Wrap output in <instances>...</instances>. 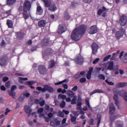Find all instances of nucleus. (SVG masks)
I'll use <instances>...</instances> for the list:
<instances>
[{
    "label": "nucleus",
    "mask_w": 127,
    "mask_h": 127,
    "mask_svg": "<svg viewBox=\"0 0 127 127\" xmlns=\"http://www.w3.org/2000/svg\"><path fill=\"white\" fill-rule=\"evenodd\" d=\"M87 26L82 24L77 28H75L72 31L71 38L74 41H79L83 37L84 33H86Z\"/></svg>",
    "instance_id": "nucleus-1"
},
{
    "label": "nucleus",
    "mask_w": 127,
    "mask_h": 127,
    "mask_svg": "<svg viewBox=\"0 0 127 127\" xmlns=\"http://www.w3.org/2000/svg\"><path fill=\"white\" fill-rule=\"evenodd\" d=\"M31 9V3L30 2V1L28 0H25L23 3V6H20L18 8L19 12L23 11V16L25 20L29 18V14L28 11L30 12Z\"/></svg>",
    "instance_id": "nucleus-2"
},
{
    "label": "nucleus",
    "mask_w": 127,
    "mask_h": 127,
    "mask_svg": "<svg viewBox=\"0 0 127 127\" xmlns=\"http://www.w3.org/2000/svg\"><path fill=\"white\" fill-rule=\"evenodd\" d=\"M114 94H115L113 96V100L115 102L116 106L118 107V109H120V103H119V96L120 97H123L124 100L127 102V93L125 91V90H120L118 91L116 90L114 91Z\"/></svg>",
    "instance_id": "nucleus-3"
},
{
    "label": "nucleus",
    "mask_w": 127,
    "mask_h": 127,
    "mask_svg": "<svg viewBox=\"0 0 127 127\" xmlns=\"http://www.w3.org/2000/svg\"><path fill=\"white\" fill-rule=\"evenodd\" d=\"M42 1L44 3L45 7H49V10L50 11L53 12L57 10L56 5L53 4L51 6V4H52L51 0H42Z\"/></svg>",
    "instance_id": "nucleus-4"
},
{
    "label": "nucleus",
    "mask_w": 127,
    "mask_h": 127,
    "mask_svg": "<svg viewBox=\"0 0 127 127\" xmlns=\"http://www.w3.org/2000/svg\"><path fill=\"white\" fill-rule=\"evenodd\" d=\"M36 90L38 91H41L43 93H44L47 91L49 93H52L54 92L55 90L52 86L50 85L46 84L44 85V87L42 88L41 87H36Z\"/></svg>",
    "instance_id": "nucleus-5"
},
{
    "label": "nucleus",
    "mask_w": 127,
    "mask_h": 127,
    "mask_svg": "<svg viewBox=\"0 0 127 127\" xmlns=\"http://www.w3.org/2000/svg\"><path fill=\"white\" fill-rule=\"evenodd\" d=\"M53 50L51 48L47 49L43 53V58L45 61H48V57L46 56H50L53 54Z\"/></svg>",
    "instance_id": "nucleus-6"
},
{
    "label": "nucleus",
    "mask_w": 127,
    "mask_h": 127,
    "mask_svg": "<svg viewBox=\"0 0 127 127\" xmlns=\"http://www.w3.org/2000/svg\"><path fill=\"white\" fill-rule=\"evenodd\" d=\"M74 61L77 65H82L84 63V58L80 54L77 55Z\"/></svg>",
    "instance_id": "nucleus-7"
},
{
    "label": "nucleus",
    "mask_w": 127,
    "mask_h": 127,
    "mask_svg": "<svg viewBox=\"0 0 127 127\" xmlns=\"http://www.w3.org/2000/svg\"><path fill=\"white\" fill-rule=\"evenodd\" d=\"M67 31V28L65 25L62 24L59 25L58 29V33L61 35L63 33H64L65 31Z\"/></svg>",
    "instance_id": "nucleus-8"
},
{
    "label": "nucleus",
    "mask_w": 127,
    "mask_h": 127,
    "mask_svg": "<svg viewBox=\"0 0 127 127\" xmlns=\"http://www.w3.org/2000/svg\"><path fill=\"white\" fill-rule=\"evenodd\" d=\"M88 32L89 34H96L98 32V28L96 25L91 26L88 29Z\"/></svg>",
    "instance_id": "nucleus-9"
},
{
    "label": "nucleus",
    "mask_w": 127,
    "mask_h": 127,
    "mask_svg": "<svg viewBox=\"0 0 127 127\" xmlns=\"http://www.w3.org/2000/svg\"><path fill=\"white\" fill-rule=\"evenodd\" d=\"M119 22L121 26H126L127 23V16L123 15L120 16Z\"/></svg>",
    "instance_id": "nucleus-10"
},
{
    "label": "nucleus",
    "mask_w": 127,
    "mask_h": 127,
    "mask_svg": "<svg viewBox=\"0 0 127 127\" xmlns=\"http://www.w3.org/2000/svg\"><path fill=\"white\" fill-rule=\"evenodd\" d=\"M38 71L41 75H46L47 73V69L44 65H40L38 67Z\"/></svg>",
    "instance_id": "nucleus-11"
},
{
    "label": "nucleus",
    "mask_w": 127,
    "mask_h": 127,
    "mask_svg": "<svg viewBox=\"0 0 127 127\" xmlns=\"http://www.w3.org/2000/svg\"><path fill=\"white\" fill-rule=\"evenodd\" d=\"M7 59H8L7 55H5L2 56L0 58V66H4V65H5V63H6V61H7Z\"/></svg>",
    "instance_id": "nucleus-12"
},
{
    "label": "nucleus",
    "mask_w": 127,
    "mask_h": 127,
    "mask_svg": "<svg viewBox=\"0 0 127 127\" xmlns=\"http://www.w3.org/2000/svg\"><path fill=\"white\" fill-rule=\"evenodd\" d=\"M108 67L106 68V70H110V71L114 70L115 64L113 61H109L106 64V66Z\"/></svg>",
    "instance_id": "nucleus-13"
},
{
    "label": "nucleus",
    "mask_w": 127,
    "mask_h": 127,
    "mask_svg": "<svg viewBox=\"0 0 127 127\" xmlns=\"http://www.w3.org/2000/svg\"><path fill=\"white\" fill-rule=\"evenodd\" d=\"M91 48L92 49V54L95 55L98 52L99 45H98L96 42H93L91 45Z\"/></svg>",
    "instance_id": "nucleus-14"
},
{
    "label": "nucleus",
    "mask_w": 127,
    "mask_h": 127,
    "mask_svg": "<svg viewBox=\"0 0 127 127\" xmlns=\"http://www.w3.org/2000/svg\"><path fill=\"white\" fill-rule=\"evenodd\" d=\"M15 35L18 39L21 40L24 38V33L22 32H16Z\"/></svg>",
    "instance_id": "nucleus-15"
},
{
    "label": "nucleus",
    "mask_w": 127,
    "mask_h": 127,
    "mask_svg": "<svg viewBox=\"0 0 127 127\" xmlns=\"http://www.w3.org/2000/svg\"><path fill=\"white\" fill-rule=\"evenodd\" d=\"M115 111H116V107H115V105H114L113 103H111L110 104V107H109L110 115H113V114L115 113Z\"/></svg>",
    "instance_id": "nucleus-16"
},
{
    "label": "nucleus",
    "mask_w": 127,
    "mask_h": 127,
    "mask_svg": "<svg viewBox=\"0 0 127 127\" xmlns=\"http://www.w3.org/2000/svg\"><path fill=\"white\" fill-rule=\"evenodd\" d=\"M49 45V39L45 38L42 40L41 42V46L43 47H45V46H47Z\"/></svg>",
    "instance_id": "nucleus-17"
},
{
    "label": "nucleus",
    "mask_w": 127,
    "mask_h": 127,
    "mask_svg": "<svg viewBox=\"0 0 127 127\" xmlns=\"http://www.w3.org/2000/svg\"><path fill=\"white\" fill-rule=\"evenodd\" d=\"M56 64V62H55L54 60H51L49 62V65L48 66V69H52V68H53L54 66H55Z\"/></svg>",
    "instance_id": "nucleus-18"
},
{
    "label": "nucleus",
    "mask_w": 127,
    "mask_h": 127,
    "mask_svg": "<svg viewBox=\"0 0 127 127\" xmlns=\"http://www.w3.org/2000/svg\"><path fill=\"white\" fill-rule=\"evenodd\" d=\"M46 23V20L42 19L38 22V25L39 27H45Z\"/></svg>",
    "instance_id": "nucleus-19"
},
{
    "label": "nucleus",
    "mask_w": 127,
    "mask_h": 127,
    "mask_svg": "<svg viewBox=\"0 0 127 127\" xmlns=\"http://www.w3.org/2000/svg\"><path fill=\"white\" fill-rule=\"evenodd\" d=\"M24 110L26 114H28V117H30V115H31V112H32V110L30 109L29 106H26L24 107Z\"/></svg>",
    "instance_id": "nucleus-20"
},
{
    "label": "nucleus",
    "mask_w": 127,
    "mask_h": 127,
    "mask_svg": "<svg viewBox=\"0 0 127 127\" xmlns=\"http://www.w3.org/2000/svg\"><path fill=\"white\" fill-rule=\"evenodd\" d=\"M116 39H120L124 36V33H123L122 31H119L116 32V35H115Z\"/></svg>",
    "instance_id": "nucleus-21"
},
{
    "label": "nucleus",
    "mask_w": 127,
    "mask_h": 127,
    "mask_svg": "<svg viewBox=\"0 0 127 127\" xmlns=\"http://www.w3.org/2000/svg\"><path fill=\"white\" fill-rule=\"evenodd\" d=\"M36 13L39 15H41V14L43 13V9L40 5H38L37 6Z\"/></svg>",
    "instance_id": "nucleus-22"
},
{
    "label": "nucleus",
    "mask_w": 127,
    "mask_h": 127,
    "mask_svg": "<svg viewBox=\"0 0 127 127\" xmlns=\"http://www.w3.org/2000/svg\"><path fill=\"white\" fill-rule=\"evenodd\" d=\"M33 84H35V82L33 81H27L25 83V85L26 86L30 85V86L29 87L31 89H35V87L32 85H33Z\"/></svg>",
    "instance_id": "nucleus-23"
},
{
    "label": "nucleus",
    "mask_w": 127,
    "mask_h": 127,
    "mask_svg": "<svg viewBox=\"0 0 127 127\" xmlns=\"http://www.w3.org/2000/svg\"><path fill=\"white\" fill-rule=\"evenodd\" d=\"M127 82H120L116 85L117 88H125V87H127Z\"/></svg>",
    "instance_id": "nucleus-24"
},
{
    "label": "nucleus",
    "mask_w": 127,
    "mask_h": 127,
    "mask_svg": "<svg viewBox=\"0 0 127 127\" xmlns=\"http://www.w3.org/2000/svg\"><path fill=\"white\" fill-rule=\"evenodd\" d=\"M6 24L8 27V28H13V22L12 20L7 19L6 21Z\"/></svg>",
    "instance_id": "nucleus-25"
},
{
    "label": "nucleus",
    "mask_w": 127,
    "mask_h": 127,
    "mask_svg": "<svg viewBox=\"0 0 127 127\" xmlns=\"http://www.w3.org/2000/svg\"><path fill=\"white\" fill-rule=\"evenodd\" d=\"M66 95H67L68 97L69 98H73L74 96H75L74 95H75V93L71 90H67L66 91Z\"/></svg>",
    "instance_id": "nucleus-26"
},
{
    "label": "nucleus",
    "mask_w": 127,
    "mask_h": 127,
    "mask_svg": "<svg viewBox=\"0 0 127 127\" xmlns=\"http://www.w3.org/2000/svg\"><path fill=\"white\" fill-rule=\"evenodd\" d=\"M116 127H124V123L122 121H118L115 122Z\"/></svg>",
    "instance_id": "nucleus-27"
},
{
    "label": "nucleus",
    "mask_w": 127,
    "mask_h": 127,
    "mask_svg": "<svg viewBox=\"0 0 127 127\" xmlns=\"http://www.w3.org/2000/svg\"><path fill=\"white\" fill-rule=\"evenodd\" d=\"M70 17L71 16H70V15H69V13H68V11L67 10L64 11V19H65L66 20H69Z\"/></svg>",
    "instance_id": "nucleus-28"
},
{
    "label": "nucleus",
    "mask_w": 127,
    "mask_h": 127,
    "mask_svg": "<svg viewBox=\"0 0 127 127\" xmlns=\"http://www.w3.org/2000/svg\"><path fill=\"white\" fill-rule=\"evenodd\" d=\"M96 93H104V91H103V90L101 89H96L91 92V93L90 94V96H92V95H94V94H96Z\"/></svg>",
    "instance_id": "nucleus-29"
},
{
    "label": "nucleus",
    "mask_w": 127,
    "mask_h": 127,
    "mask_svg": "<svg viewBox=\"0 0 127 127\" xmlns=\"http://www.w3.org/2000/svg\"><path fill=\"white\" fill-rule=\"evenodd\" d=\"M16 0H7V4L8 5H13L15 3Z\"/></svg>",
    "instance_id": "nucleus-30"
},
{
    "label": "nucleus",
    "mask_w": 127,
    "mask_h": 127,
    "mask_svg": "<svg viewBox=\"0 0 127 127\" xmlns=\"http://www.w3.org/2000/svg\"><path fill=\"white\" fill-rule=\"evenodd\" d=\"M72 98L73 99L70 101L71 104L75 105V104H77V102H76V101H77V96L74 95Z\"/></svg>",
    "instance_id": "nucleus-31"
},
{
    "label": "nucleus",
    "mask_w": 127,
    "mask_h": 127,
    "mask_svg": "<svg viewBox=\"0 0 127 127\" xmlns=\"http://www.w3.org/2000/svg\"><path fill=\"white\" fill-rule=\"evenodd\" d=\"M63 83H68V79H64L62 81H60L59 82H56L55 83L56 86H58V85H61L63 84Z\"/></svg>",
    "instance_id": "nucleus-32"
},
{
    "label": "nucleus",
    "mask_w": 127,
    "mask_h": 127,
    "mask_svg": "<svg viewBox=\"0 0 127 127\" xmlns=\"http://www.w3.org/2000/svg\"><path fill=\"white\" fill-rule=\"evenodd\" d=\"M8 93L10 96V97H12V98H15V92L14 91H12L11 90H8Z\"/></svg>",
    "instance_id": "nucleus-33"
},
{
    "label": "nucleus",
    "mask_w": 127,
    "mask_h": 127,
    "mask_svg": "<svg viewBox=\"0 0 127 127\" xmlns=\"http://www.w3.org/2000/svg\"><path fill=\"white\" fill-rule=\"evenodd\" d=\"M97 119H98V123H97V127H99L100 126V124H101V120H102V116L101 115H97Z\"/></svg>",
    "instance_id": "nucleus-34"
},
{
    "label": "nucleus",
    "mask_w": 127,
    "mask_h": 127,
    "mask_svg": "<svg viewBox=\"0 0 127 127\" xmlns=\"http://www.w3.org/2000/svg\"><path fill=\"white\" fill-rule=\"evenodd\" d=\"M70 121L71 123H75L77 121V117L70 115Z\"/></svg>",
    "instance_id": "nucleus-35"
},
{
    "label": "nucleus",
    "mask_w": 127,
    "mask_h": 127,
    "mask_svg": "<svg viewBox=\"0 0 127 127\" xmlns=\"http://www.w3.org/2000/svg\"><path fill=\"white\" fill-rule=\"evenodd\" d=\"M120 51H118L117 53H113V56L111 58V60H115V59H116V56H118V54H119V53H120Z\"/></svg>",
    "instance_id": "nucleus-36"
},
{
    "label": "nucleus",
    "mask_w": 127,
    "mask_h": 127,
    "mask_svg": "<svg viewBox=\"0 0 127 127\" xmlns=\"http://www.w3.org/2000/svg\"><path fill=\"white\" fill-rule=\"evenodd\" d=\"M78 5H79V3H78L77 2H76L75 1L71 2L72 7L75 8L76 7V6H78Z\"/></svg>",
    "instance_id": "nucleus-37"
},
{
    "label": "nucleus",
    "mask_w": 127,
    "mask_h": 127,
    "mask_svg": "<svg viewBox=\"0 0 127 127\" xmlns=\"http://www.w3.org/2000/svg\"><path fill=\"white\" fill-rule=\"evenodd\" d=\"M58 98L59 99H62V100H65L66 98H67V96H66V95L61 94L59 95Z\"/></svg>",
    "instance_id": "nucleus-38"
},
{
    "label": "nucleus",
    "mask_w": 127,
    "mask_h": 127,
    "mask_svg": "<svg viewBox=\"0 0 127 127\" xmlns=\"http://www.w3.org/2000/svg\"><path fill=\"white\" fill-rule=\"evenodd\" d=\"M77 106H82V98L81 97H79L77 99Z\"/></svg>",
    "instance_id": "nucleus-39"
},
{
    "label": "nucleus",
    "mask_w": 127,
    "mask_h": 127,
    "mask_svg": "<svg viewBox=\"0 0 127 127\" xmlns=\"http://www.w3.org/2000/svg\"><path fill=\"white\" fill-rule=\"evenodd\" d=\"M4 14L5 15H6V16H9V15H11V9H10V10H9L8 11H5L4 13Z\"/></svg>",
    "instance_id": "nucleus-40"
},
{
    "label": "nucleus",
    "mask_w": 127,
    "mask_h": 127,
    "mask_svg": "<svg viewBox=\"0 0 127 127\" xmlns=\"http://www.w3.org/2000/svg\"><path fill=\"white\" fill-rule=\"evenodd\" d=\"M65 106H66V102L64 101V100H63L62 103L60 104V106L62 109L65 108Z\"/></svg>",
    "instance_id": "nucleus-41"
},
{
    "label": "nucleus",
    "mask_w": 127,
    "mask_h": 127,
    "mask_svg": "<svg viewBox=\"0 0 127 127\" xmlns=\"http://www.w3.org/2000/svg\"><path fill=\"white\" fill-rule=\"evenodd\" d=\"M58 116L60 118H64V112H62L61 111H60L58 112Z\"/></svg>",
    "instance_id": "nucleus-42"
},
{
    "label": "nucleus",
    "mask_w": 127,
    "mask_h": 127,
    "mask_svg": "<svg viewBox=\"0 0 127 127\" xmlns=\"http://www.w3.org/2000/svg\"><path fill=\"white\" fill-rule=\"evenodd\" d=\"M24 99H25V97H24L23 94H21L18 98V101L19 102H23Z\"/></svg>",
    "instance_id": "nucleus-43"
},
{
    "label": "nucleus",
    "mask_w": 127,
    "mask_h": 127,
    "mask_svg": "<svg viewBox=\"0 0 127 127\" xmlns=\"http://www.w3.org/2000/svg\"><path fill=\"white\" fill-rule=\"evenodd\" d=\"M111 57H112V55H109L107 56L106 57H105L104 59H103V61L105 62L106 61H108V60H109V59H110V58H111Z\"/></svg>",
    "instance_id": "nucleus-44"
},
{
    "label": "nucleus",
    "mask_w": 127,
    "mask_h": 127,
    "mask_svg": "<svg viewBox=\"0 0 127 127\" xmlns=\"http://www.w3.org/2000/svg\"><path fill=\"white\" fill-rule=\"evenodd\" d=\"M19 83H22L21 81H27L28 80V78L27 77H19Z\"/></svg>",
    "instance_id": "nucleus-45"
},
{
    "label": "nucleus",
    "mask_w": 127,
    "mask_h": 127,
    "mask_svg": "<svg viewBox=\"0 0 127 127\" xmlns=\"http://www.w3.org/2000/svg\"><path fill=\"white\" fill-rule=\"evenodd\" d=\"M94 122H95V120L93 119H91L89 120L88 124L90 126H94Z\"/></svg>",
    "instance_id": "nucleus-46"
},
{
    "label": "nucleus",
    "mask_w": 127,
    "mask_h": 127,
    "mask_svg": "<svg viewBox=\"0 0 127 127\" xmlns=\"http://www.w3.org/2000/svg\"><path fill=\"white\" fill-rule=\"evenodd\" d=\"M105 82L106 83H107V84L110 85V86H114V85H115V83L113 82H109V80H108V79H106Z\"/></svg>",
    "instance_id": "nucleus-47"
},
{
    "label": "nucleus",
    "mask_w": 127,
    "mask_h": 127,
    "mask_svg": "<svg viewBox=\"0 0 127 127\" xmlns=\"http://www.w3.org/2000/svg\"><path fill=\"white\" fill-rule=\"evenodd\" d=\"M99 78L100 80H105L106 79V77L105 76V75L102 74L99 75Z\"/></svg>",
    "instance_id": "nucleus-48"
},
{
    "label": "nucleus",
    "mask_w": 127,
    "mask_h": 127,
    "mask_svg": "<svg viewBox=\"0 0 127 127\" xmlns=\"http://www.w3.org/2000/svg\"><path fill=\"white\" fill-rule=\"evenodd\" d=\"M54 122L56 126H60V124L61 123V122L58 119H55Z\"/></svg>",
    "instance_id": "nucleus-49"
},
{
    "label": "nucleus",
    "mask_w": 127,
    "mask_h": 127,
    "mask_svg": "<svg viewBox=\"0 0 127 127\" xmlns=\"http://www.w3.org/2000/svg\"><path fill=\"white\" fill-rule=\"evenodd\" d=\"M79 111H72V114L76 117V118L79 116Z\"/></svg>",
    "instance_id": "nucleus-50"
},
{
    "label": "nucleus",
    "mask_w": 127,
    "mask_h": 127,
    "mask_svg": "<svg viewBox=\"0 0 127 127\" xmlns=\"http://www.w3.org/2000/svg\"><path fill=\"white\" fill-rule=\"evenodd\" d=\"M87 81V79L85 77H83L80 79L79 82L80 83H85Z\"/></svg>",
    "instance_id": "nucleus-51"
},
{
    "label": "nucleus",
    "mask_w": 127,
    "mask_h": 127,
    "mask_svg": "<svg viewBox=\"0 0 127 127\" xmlns=\"http://www.w3.org/2000/svg\"><path fill=\"white\" fill-rule=\"evenodd\" d=\"M23 96H24V98H28V97H29V96H30V93H28V92H26L24 94H23Z\"/></svg>",
    "instance_id": "nucleus-52"
},
{
    "label": "nucleus",
    "mask_w": 127,
    "mask_h": 127,
    "mask_svg": "<svg viewBox=\"0 0 127 127\" xmlns=\"http://www.w3.org/2000/svg\"><path fill=\"white\" fill-rule=\"evenodd\" d=\"M16 85H12L11 87V90L10 91H12L13 92H14L15 90H16Z\"/></svg>",
    "instance_id": "nucleus-53"
},
{
    "label": "nucleus",
    "mask_w": 127,
    "mask_h": 127,
    "mask_svg": "<svg viewBox=\"0 0 127 127\" xmlns=\"http://www.w3.org/2000/svg\"><path fill=\"white\" fill-rule=\"evenodd\" d=\"M5 86L6 88H9L10 86V81H7L5 83Z\"/></svg>",
    "instance_id": "nucleus-54"
},
{
    "label": "nucleus",
    "mask_w": 127,
    "mask_h": 127,
    "mask_svg": "<svg viewBox=\"0 0 127 127\" xmlns=\"http://www.w3.org/2000/svg\"><path fill=\"white\" fill-rule=\"evenodd\" d=\"M73 92H76L78 90V86L77 85L74 86L72 89Z\"/></svg>",
    "instance_id": "nucleus-55"
},
{
    "label": "nucleus",
    "mask_w": 127,
    "mask_h": 127,
    "mask_svg": "<svg viewBox=\"0 0 127 127\" xmlns=\"http://www.w3.org/2000/svg\"><path fill=\"white\" fill-rule=\"evenodd\" d=\"M80 77H81V75H80V73H76L74 76V79H79V78Z\"/></svg>",
    "instance_id": "nucleus-56"
},
{
    "label": "nucleus",
    "mask_w": 127,
    "mask_h": 127,
    "mask_svg": "<svg viewBox=\"0 0 127 127\" xmlns=\"http://www.w3.org/2000/svg\"><path fill=\"white\" fill-rule=\"evenodd\" d=\"M116 116H110V121L111 122H114V121H115V120H116Z\"/></svg>",
    "instance_id": "nucleus-57"
},
{
    "label": "nucleus",
    "mask_w": 127,
    "mask_h": 127,
    "mask_svg": "<svg viewBox=\"0 0 127 127\" xmlns=\"http://www.w3.org/2000/svg\"><path fill=\"white\" fill-rule=\"evenodd\" d=\"M92 76V74L91 73H87V74L86 75V78L88 80H90V79H91V77Z\"/></svg>",
    "instance_id": "nucleus-58"
},
{
    "label": "nucleus",
    "mask_w": 127,
    "mask_h": 127,
    "mask_svg": "<svg viewBox=\"0 0 127 127\" xmlns=\"http://www.w3.org/2000/svg\"><path fill=\"white\" fill-rule=\"evenodd\" d=\"M99 61H100V59H99V58H97V59H96L93 62V64H96L98 63V62H99Z\"/></svg>",
    "instance_id": "nucleus-59"
},
{
    "label": "nucleus",
    "mask_w": 127,
    "mask_h": 127,
    "mask_svg": "<svg viewBox=\"0 0 127 127\" xmlns=\"http://www.w3.org/2000/svg\"><path fill=\"white\" fill-rule=\"evenodd\" d=\"M93 72V67H90L89 68V71H88V74H92V73Z\"/></svg>",
    "instance_id": "nucleus-60"
},
{
    "label": "nucleus",
    "mask_w": 127,
    "mask_h": 127,
    "mask_svg": "<svg viewBox=\"0 0 127 127\" xmlns=\"http://www.w3.org/2000/svg\"><path fill=\"white\" fill-rule=\"evenodd\" d=\"M27 44H28V45H31V44H32V40L31 39L29 40L27 42Z\"/></svg>",
    "instance_id": "nucleus-61"
},
{
    "label": "nucleus",
    "mask_w": 127,
    "mask_h": 127,
    "mask_svg": "<svg viewBox=\"0 0 127 127\" xmlns=\"http://www.w3.org/2000/svg\"><path fill=\"white\" fill-rule=\"evenodd\" d=\"M48 118H49V119H51V118L53 117V113H49L48 115Z\"/></svg>",
    "instance_id": "nucleus-62"
},
{
    "label": "nucleus",
    "mask_w": 127,
    "mask_h": 127,
    "mask_svg": "<svg viewBox=\"0 0 127 127\" xmlns=\"http://www.w3.org/2000/svg\"><path fill=\"white\" fill-rule=\"evenodd\" d=\"M8 80V77L7 76H5L3 78L2 81L3 82H6Z\"/></svg>",
    "instance_id": "nucleus-63"
},
{
    "label": "nucleus",
    "mask_w": 127,
    "mask_h": 127,
    "mask_svg": "<svg viewBox=\"0 0 127 127\" xmlns=\"http://www.w3.org/2000/svg\"><path fill=\"white\" fill-rule=\"evenodd\" d=\"M62 86L64 89H68V85L67 84H63Z\"/></svg>",
    "instance_id": "nucleus-64"
}]
</instances>
